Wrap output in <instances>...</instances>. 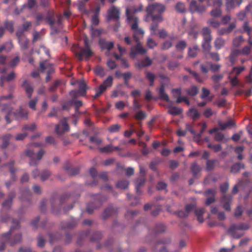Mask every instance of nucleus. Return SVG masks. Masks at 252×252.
Instances as JSON below:
<instances>
[{
    "instance_id": "bb28decb",
    "label": "nucleus",
    "mask_w": 252,
    "mask_h": 252,
    "mask_svg": "<svg viewBox=\"0 0 252 252\" xmlns=\"http://www.w3.org/2000/svg\"><path fill=\"white\" fill-rule=\"evenodd\" d=\"M159 97L168 102L169 101V98L168 95L165 93L164 92V86L163 85H161L159 90Z\"/></svg>"
},
{
    "instance_id": "774afa93",
    "label": "nucleus",
    "mask_w": 252,
    "mask_h": 252,
    "mask_svg": "<svg viewBox=\"0 0 252 252\" xmlns=\"http://www.w3.org/2000/svg\"><path fill=\"white\" fill-rule=\"evenodd\" d=\"M176 9L180 12H184L185 10L184 4L181 2L178 3L176 6Z\"/></svg>"
},
{
    "instance_id": "b1692460",
    "label": "nucleus",
    "mask_w": 252,
    "mask_h": 252,
    "mask_svg": "<svg viewBox=\"0 0 252 252\" xmlns=\"http://www.w3.org/2000/svg\"><path fill=\"white\" fill-rule=\"evenodd\" d=\"M15 197L14 193H10L9 195L8 199L2 203V207L3 208L8 209L10 208L13 198Z\"/></svg>"
},
{
    "instance_id": "423d86ee",
    "label": "nucleus",
    "mask_w": 252,
    "mask_h": 252,
    "mask_svg": "<svg viewBox=\"0 0 252 252\" xmlns=\"http://www.w3.org/2000/svg\"><path fill=\"white\" fill-rule=\"evenodd\" d=\"M249 228V225L247 223L233 224L227 230V233L234 239H239L243 235V231Z\"/></svg>"
},
{
    "instance_id": "a878e982",
    "label": "nucleus",
    "mask_w": 252,
    "mask_h": 252,
    "mask_svg": "<svg viewBox=\"0 0 252 252\" xmlns=\"http://www.w3.org/2000/svg\"><path fill=\"white\" fill-rule=\"evenodd\" d=\"M188 114L193 120L197 119L200 116V114L197 110L193 108L189 109Z\"/></svg>"
},
{
    "instance_id": "37998d69",
    "label": "nucleus",
    "mask_w": 252,
    "mask_h": 252,
    "mask_svg": "<svg viewBox=\"0 0 252 252\" xmlns=\"http://www.w3.org/2000/svg\"><path fill=\"white\" fill-rule=\"evenodd\" d=\"M12 137V135L10 134H7L4 135L2 139V145L3 148L6 147L9 144V140Z\"/></svg>"
},
{
    "instance_id": "2eb2a0df",
    "label": "nucleus",
    "mask_w": 252,
    "mask_h": 252,
    "mask_svg": "<svg viewBox=\"0 0 252 252\" xmlns=\"http://www.w3.org/2000/svg\"><path fill=\"white\" fill-rule=\"evenodd\" d=\"M117 212V209L112 205L106 208L101 214V217L104 220H106L115 216Z\"/></svg>"
},
{
    "instance_id": "1a4fd4ad",
    "label": "nucleus",
    "mask_w": 252,
    "mask_h": 252,
    "mask_svg": "<svg viewBox=\"0 0 252 252\" xmlns=\"http://www.w3.org/2000/svg\"><path fill=\"white\" fill-rule=\"evenodd\" d=\"M102 203L103 201L101 195H97L94 200L87 205L86 211L90 214H92L94 209L99 208Z\"/></svg>"
},
{
    "instance_id": "473e14b6",
    "label": "nucleus",
    "mask_w": 252,
    "mask_h": 252,
    "mask_svg": "<svg viewBox=\"0 0 252 252\" xmlns=\"http://www.w3.org/2000/svg\"><path fill=\"white\" fill-rule=\"evenodd\" d=\"M47 221H32L31 225L35 229L39 228L44 229Z\"/></svg>"
},
{
    "instance_id": "72a5a7b5",
    "label": "nucleus",
    "mask_w": 252,
    "mask_h": 252,
    "mask_svg": "<svg viewBox=\"0 0 252 252\" xmlns=\"http://www.w3.org/2000/svg\"><path fill=\"white\" fill-rule=\"evenodd\" d=\"M244 164L241 163H237L232 166L231 171L232 173H236L238 172L241 169H244Z\"/></svg>"
},
{
    "instance_id": "6e6552de",
    "label": "nucleus",
    "mask_w": 252,
    "mask_h": 252,
    "mask_svg": "<svg viewBox=\"0 0 252 252\" xmlns=\"http://www.w3.org/2000/svg\"><path fill=\"white\" fill-rule=\"evenodd\" d=\"M45 153L43 150H40L38 151L36 155V159L34 158V151L32 149H28L26 152V154L27 156L31 158L30 161V165H35L37 163V161L40 160Z\"/></svg>"
},
{
    "instance_id": "aec40b11",
    "label": "nucleus",
    "mask_w": 252,
    "mask_h": 252,
    "mask_svg": "<svg viewBox=\"0 0 252 252\" xmlns=\"http://www.w3.org/2000/svg\"><path fill=\"white\" fill-rule=\"evenodd\" d=\"M232 201V197L230 195H224L221 198V203L223 208L226 211L230 210V204Z\"/></svg>"
},
{
    "instance_id": "49530a36",
    "label": "nucleus",
    "mask_w": 252,
    "mask_h": 252,
    "mask_svg": "<svg viewBox=\"0 0 252 252\" xmlns=\"http://www.w3.org/2000/svg\"><path fill=\"white\" fill-rule=\"evenodd\" d=\"M244 147L243 146L237 147L235 149V153L238 155V158L240 160H242L243 158V156L242 155L243 151H244Z\"/></svg>"
},
{
    "instance_id": "864d4df0",
    "label": "nucleus",
    "mask_w": 252,
    "mask_h": 252,
    "mask_svg": "<svg viewBox=\"0 0 252 252\" xmlns=\"http://www.w3.org/2000/svg\"><path fill=\"white\" fill-rule=\"evenodd\" d=\"M158 45L157 43L151 38H148L147 42V46L151 49H153L154 47L157 46Z\"/></svg>"
},
{
    "instance_id": "4d7b16f0",
    "label": "nucleus",
    "mask_w": 252,
    "mask_h": 252,
    "mask_svg": "<svg viewBox=\"0 0 252 252\" xmlns=\"http://www.w3.org/2000/svg\"><path fill=\"white\" fill-rule=\"evenodd\" d=\"M121 128V126L118 124H115L110 126L108 130L111 133H115L118 132Z\"/></svg>"
},
{
    "instance_id": "58836bf2",
    "label": "nucleus",
    "mask_w": 252,
    "mask_h": 252,
    "mask_svg": "<svg viewBox=\"0 0 252 252\" xmlns=\"http://www.w3.org/2000/svg\"><path fill=\"white\" fill-rule=\"evenodd\" d=\"M99 150L101 153H109L113 151V146L112 145H108L104 147L99 148Z\"/></svg>"
},
{
    "instance_id": "e433bc0d",
    "label": "nucleus",
    "mask_w": 252,
    "mask_h": 252,
    "mask_svg": "<svg viewBox=\"0 0 252 252\" xmlns=\"http://www.w3.org/2000/svg\"><path fill=\"white\" fill-rule=\"evenodd\" d=\"M212 39H204L202 44V47L206 51H208L211 48V41Z\"/></svg>"
},
{
    "instance_id": "0eeeda50",
    "label": "nucleus",
    "mask_w": 252,
    "mask_h": 252,
    "mask_svg": "<svg viewBox=\"0 0 252 252\" xmlns=\"http://www.w3.org/2000/svg\"><path fill=\"white\" fill-rule=\"evenodd\" d=\"M85 48L78 47V49L75 51L76 56L80 61L88 60L92 56L93 52L90 50L87 39L84 40Z\"/></svg>"
},
{
    "instance_id": "f3484780",
    "label": "nucleus",
    "mask_w": 252,
    "mask_h": 252,
    "mask_svg": "<svg viewBox=\"0 0 252 252\" xmlns=\"http://www.w3.org/2000/svg\"><path fill=\"white\" fill-rule=\"evenodd\" d=\"M171 240L169 238L164 239L157 242L155 249L159 252H166V247L165 245L170 243Z\"/></svg>"
},
{
    "instance_id": "c9c22d12",
    "label": "nucleus",
    "mask_w": 252,
    "mask_h": 252,
    "mask_svg": "<svg viewBox=\"0 0 252 252\" xmlns=\"http://www.w3.org/2000/svg\"><path fill=\"white\" fill-rule=\"evenodd\" d=\"M168 112L172 115H178L182 112V110L177 107H170Z\"/></svg>"
},
{
    "instance_id": "052dcab7",
    "label": "nucleus",
    "mask_w": 252,
    "mask_h": 252,
    "mask_svg": "<svg viewBox=\"0 0 252 252\" xmlns=\"http://www.w3.org/2000/svg\"><path fill=\"white\" fill-rule=\"evenodd\" d=\"M208 64L210 66L211 70L214 72L219 70L220 68V65L219 64H213L211 63H208Z\"/></svg>"
},
{
    "instance_id": "393cba45",
    "label": "nucleus",
    "mask_w": 252,
    "mask_h": 252,
    "mask_svg": "<svg viewBox=\"0 0 252 252\" xmlns=\"http://www.w3.org/2000/svg\"><path fill=\"white\" fill-rule=\"evenodd\" d=\"M152 63V61L149 57H147L146 59L142 60L140 62L137 63V66L139 68H141L150 65Z\"/></svg>"
},
{
    "instance_id": "8fccbe9b",
    "label": "nucleus",
    "mask_w": 252,
    "mask_h": 252,
    "mask_svg": "<svg viewBox=\"0 0 252 252\" xmlns=\"http://www.w3.org/2000/svg\"><path fill=\"white\" fill-rule=\"evenodd\" d=\"M219 7L214 9L211 11L210 14L212 17H218L221 15V11Z\"/></svg>"
},
{
    "instance_id": "a19ab883",
    "label": "nucleus",
    "mask_w": 252,
    "mask_h": 252,
    "mask_svg": "<svg viewBox=\"0 0 252 252\" xmlns=\"http://www.w3.org/2000/svg\"><path fill=\"white\" fill-rule=\"evenodd\" d=\"M36 128V126L34 123H32L31 125H26L24 126L22 128L23 131L26 132L27 131H33Z\"/></svg>"
},
{
    "instance_id": "7c9ffc66",
    "label": "nucleus",
    "mask_w": 252,
    "mask_h": 252,
    "mask_svg": "<svg viewBox=\"0 0 252 252\" xmlns=\"http://www.w3.org/2000/svg\"><path fill=\"white\" fill-rule=\"evenodd\" d=\"M187 94L190 96H195L198 93V89L195 86H192L186 90Z\"/></svg>"
},
{
    "instance_id": "de8ad7c7",
    "label": "nucleus",
    "mask_w": 252,
    "mask_h": 252,
    "mask_svg": "<svg viewBox=\"0 0 252 252\" xmlns=\"http://www.w3.org/2000/svg\"><path fill=\"white\" fill-rule=\"evenodd\" d=\"M245 69V68L244 66L234 67L231 72V74L235 73V76L237 77Z\"/></svg>"
},
{
    "instance_id": "6e6d98bb",
    "label": "nucleus",
    "mask_w": 252,
    "mask_h": 252,
    "mask_svg": "<svg viewBox=\"0 0 252 252\" xmlns=\"http://www.w3.org/2000/svg\"><path fill=\"white\" fill-rule=\"evenodd\" d=\"M217 162V160H208L206 164L207 169L208 170H212L214 168L215 164Z\"/></svg>"
},
{
    "instance_id": "9d476101",
    "label": "nucleus",
    "mask_w": 252,
    "mask_h": 252,
    "mask_svg": "<svg viewBox=\"0 0 252 252\" xmlns=\"http://www.w3.org/2000/svg\"><path fill=\"white\" fill-rule=\"evenodd\" d=\"M112 77L110 76L108 77L107 79L104 81L103 84L100 85V86L97 89H96V93L94 96V98H96L99 96L108 87H110L112 85Z\"/></svg>"
},
{
    "instance_id": "338daca9",
    "label": "nucleus",
    "mask_w": 252,
    "mask_h": 252,
    "mask_svg": "<svg viewBox=\"0 0 252 252\" xmlns=\"http://www.w3.org/2000/svg\"><path fill=\"white\" fill-rule=\"evenodd\" d=\"M94 72L96 74L103 77L104 75V71L102 67L97 66L94 69Z\"/></svg>"
},
{
    "instance_id": "603ef678",
    "label": "nucleus",
    "mask_w": 252,
    "mask_h": 252,
    "mask_svg": "<svg viewBox=\"0 0 252 252\" xmlns=\"http://www.w3.org/2000/svg\"><path fill=\"white\" fill-rule=\"evenodd\" d=\"M207 23L211 26L215 28H218L220 25V23L219 21L214 19L209 20Z\"/></svg>"
},
{
    "instance_id": "a18cd8bd",
    "label": "nucleus",
    "mask_w": 252,
    "mask_h": 252,
    "mask_svg": "<svg viewBox=\"0 0 252 252\" xmlns=\"http://www.w3.org/2000/svg\"><path fill=\"white\" fill-rule=\"evenodd\" d=\"M191 170L194 176H196L200 171L201 168L196 163H193L191 166Z\"/></svg>"
},
{
    "instance_id": "680f3d73",
    "label": "nucleus",
    "mask_w": 252,
    "mask_h": 252,
    "mask_svg": "<svg viewBox=\"0 0 252 252\" xmlns=\"http://www.w3.org/2000/svg\"><path fill=\"white\" fill-rule=\"evenodd\" d=\"M210 94V92L208 89H207L205 88H202V94L200 95V98L202 99H205L207 96H209Z\"/></svg>"
},
{
    "instance_id": "79ce46f5",
    "label": "nucleus",
    "mask_w": 252,
    "mask_h": 252,
    "mask_svg": "<svg viewBox=\"0 0 252 252\" xmlns=\"http://www.w3.org/2000/svg\"><path fill=\"white\" fill-rule=\"evenodd\" d=\"M102 237V235L100 232H94L91 237L90 240L92 242H97L100 240Z\"/></svg>"
},
{
    "instance_id": "5701e85b",
    "label": "nucleus",
    "mask_w": 252,
    "mask_h": 252,
    "mask_svg": "<svg viewBox=\"0 0 252 252\" xmlns=\"http://www.w3.org/2000/svg\"><path fill=\"white\" fill-rule=\"evenodd\" d=\"M7 62V58L6 56L0 55V73H4L6 71V68L4 66L5 63Z\"/></svg>"
},
{
    "instance_id": "69168bd1",
    "label": "nucleus",
    "mask_w": 252,
    "mask_h": 252,
    "mask_svg": "<svg viewBox=\"0 0 252 252\" xmlns=\"http://www.w3.org/2000/svg\"><path fill=\"white\" fill-rule=\"evenodd\" d=\"M172 45L173 44L171 41H166L162 44L161 49L163 50H167L170 48Z\"/></svg>"
},
{
    "instance_id": "7ed1b4c3",
    "label": "nucleus",
    "mask_w": 252,
    "mask_h": 252,
    "mask_svg": "<svg viewBox=\"0 0 252 252\" xmlns=\"http://www.w3.org/2000/svg\"><path fill=\"white\" fill-rule=\"evenodd\" d=\"M165 10L164 6L159 3H154L149 4L146 8L147 15L145 18V21H149L151 18L153 22H161L163 20L161 13Z\"/></svg>"
},
{
    "instance_id": "412c9836",
    "label": "nucleus",
    "mask_w": 252,
    "mask_h": 252,
    "mask_svg": "<svg viewBox=\"0 0 252 252\" xmlns=\"http://www.w3.org/2000/svg\"><path fill=\"white\" fill-rule=\"evenodd\" d=\"M22 86L25 89L26 94L28 95V97L30 98L32 96L33 90L32 86L31 84L29 83L26 80L24 81Z\"/></svg>"
},
{
    "instance_id": "9b49d317",
    "label": "nucleus",
    "mask_w": 252,
    "mask_h": 252,
    "mask_svg": "<svg viewBox=\"0 0 252 252\" xmlns=\"http://www.w3.org/2000/svg\"><path fill=\"white\" fill-rule=\"evenodd\" d=\"M120 11L119 9L115 5H112L107 11V20L112 19L118 20L120 18Z\"/></svg>"
},
{
    "instance_id": "4c0bfd02",
    "label": "nucleus",
    "mask_w": 252,
    "mask_h": 252,
    "mask_svg": "<svg viewBox=\"0 0 252 252\" xmlns=\"http://www.w3.org/2000/svg\"><path fill=\"white\" fill-rule=\"evenodd\" d=\"M129 186V182L127 180H122L118 182L116 186L121 189H126Z\"/></svg>"
},
{
    "instance_id": "5fc2aeb1",
    "label": "nucleus",
    "mask_w": 252,
    "mask_h": 252,
    "mask_svg": "<svg viewBox=\"0 0 252 252\" xmlns=\"http://www.w3.org/2000/svg\"><path fill=\"white\" fill-rule=\"evenodd\" d=\"M187 46V44L185 41L181 40L179 41L176 45V48L177 50H184Z\"/></svg>"
},
{
    "instance_id": "f03ea898",
    "label": "nucleus",
    "mask_w": 252,
    "mask_h": 252,
    "mask_svg": "<svg viewBox=\"0 0 252 252\" xmlns=\"http://www.w3.org/2000/svg\"><path fill=\"white\" fill-rule=\"evenodd\" d=\"M20 226V221H13L9 231L2 234L1 239L2 245L0 247V251L5 249V243L13 246L21 241L22 235L19 232Z\"/></svg>"
},
{
    "instance_id": "f8f14e48",
    "label": "nucleus",
    "mask_w": 252,
    "mask_h": 252,
    "mask_svg": "<svg viewBox=\"0 0 252 252\" xmlns=\"http://www.w3.org/2000/svg\"><path fill=\"white\" fill-rule=\"evenodd\" d=\"M16 35L18 38V42L23 51L26 50L28 48L29 40L23 34V32L18 31L16 32Z\"/></svg>"
},
{
    "instance_id": "ddd939ff",
    "label": "nucleus",
    "mask_w": 252,
    "mask_h": 252,
    "mask_svg": "<svg viewBox=\"0 0 252 252\" xmlns=\"http://www.w3.org/2000/svg\"><path fill=\"white\" fill-rule=\"evenodd\" d=\"M69 130V127L66 123V120L62 121L55 127V132L58 135H61Z\"/></svg>"
},
{
    "instance_id": "cd10ccee",
    "label": "nucleus",
    "mask_w": 252,
    "mask_h": 252,
    "mask_svg": "<svg viewBox=\"0 0 252 252\" xmlns=\"http://www.w3.org/2000/svg\"><path fill=\"white\" fill-rule=\"evenodd\" d=\"M225 44L224 40L220 37L216 38L215 41V46L217 50L222 48Z\"/></svg>"
},
{
    "instance_id": "39448f33",
    "label": "nucleus",
    "mask_w": 252,
    "mask_h": 252,
    "mask_svg": "<svg viewBox=\"0 0 252 252\" xmlns=\"http://www.w3.org/2000/svg\"><path fill=\"white\" fill-rule=\"evenodd\" d=\"M2 111L7 113L5 117L7 123L11 122V119H17L24 117L27 118V111L24 110L22 107L20 108L18 111H14L9 105H3L2 106Z\"/></svg>"
},
{
    "instance_id": "f704fd0d",
    "label": "nucleus",
    "mask_w": 252,
    "mask_h": 252,
    "mask_svg": "<svg viewBox=\"0 0 252 252\" xmlns=\"http://www.w3.org/2000/svg\"><path fill=\"white\" fill-rule=\"evenodd\" d=\"M145 179L144 177L140 176L136 181H135V186L136 191L138 192L139 191V188L143 186L145 183Z\"/></svg>"
},
{
    "instance_id": "f257e3e1",
    "label": "nucleus",
    "mask_w": 252,
    "mask_h": 252,
    "mask_svg": "<svg viewBox=\"0 0 252 252\" xmlns=\"http://www.w3.org/2000/svg\"><path fill=\"white\" fill-rule=\"evenodd\" d=\"M138 12L137 9H131L127 7L126 14V16L127 23L130 25L131 30L133 32V38L136 45L131 47L130 56L134 58L137 55H143L147 52V50L144 48L139 40L142 37L144 34V31L138 28V20L135 16V13Z\"/></svg>"
},
{
    "instance_id": "ea45409f",
    "label": "nucleus",
    "mask_w": 252,
    "mask_h": 252,
    "mask_svg": "<svg viewBox=\"0 0 252 252\" xmlns=\"http://www.w3.org/2000/svg\"><path fill=\"white\" fill-rule=\"evenodd\" d=\"M100 44L102 48L107 49L109 51L113 48L114 46V43L112 42H107L104 41H101Z\"/></svg>"
},
{
    "instance_id": "2f4dec72",
    "label": "nucleus",
    "mask_w": 252,
    "mask_h": 252,
    "mask_svg": "<svg viewBox=\"0 0 252 252\" xmlns=\"http://www.w3.org/2000/svg\"><path fill=\"white\" fill-rule=\"evenodd\" d=\"M165 230V227L161 223L157 224L153 231V234L156 235L158 233L163 232Z\"/></svg>"
},
{
    "instance_id": "3c124183",
    "label": "nucleus",
    "mask_w": 252,
    "mask_h": 252,
    "mask_svg": "<svg viewBox=\"0 0 252 252\" xmlns=\"http://www.w3.org/2000/svg\"><path fill=\"white\" fill-rule=\"evenodd\" d=\"M146 77L148 80L150 81V85L153 86V83L155 79V75L152 72H147L146 73Z\"/></svg>"
},
{
    "instance_id": "c756f323",
    "label": "nucleus",
    "mask_w": 252,
    "mask_h": 252,
    "mask_svg": "<svg viewBox=\"0 0 252 252\" xmlns=\"http://www.w3.org/2000/svg\"><path fill=\"white\" fill-rule=\"evenodd\" d=\"M211 31L208 27H204L202 29L201 33L204 39H212L211 35Z\"/></svg>"
},
{
    "instance_id": "13d9d810",
    "label": "nucleus",
    "mask_w": 252,
    "mask_h": 252,
    "mask_svg": "<svg viewBox=\"0 0 252 252\" xmlns=\"http://www.w3.org/2000/svg\"><path fill=\"white\" fill-rule=\"evenodd\" d=\"M244 30L247 32L248 34L250 36L252 32V27H250L248 22H245L243 25Z\"/></svg>"
},
{
    "instance_id": "6ab92c4d",
    "label": "nucleus",
    "mask_w": 252,
    "mask_h": 252,
    "mask_svg": "<svg viewBox=\"0 0 252 252\" xmlns=\"http://www.w3.org/2000/svg\"><path fill=\"white\" fill-rule=\"evenodd\" d=\"M215 193V190L213 189H208L205 192V194L207 197L206 202V204L207 205H208L215 201V199L214 198V195Z\"/></svg>"
},
{
    "instance_id": "0e129e2a",
    "label": "nucleus",
    "mask_w": 252,
    "mask_h": 252,
    "mask_svg": "<svg viewBox=\"0 0 252 252\" xmlns=\"http://www.w3.org/2000/svg\"><path fill=\"white\" fill-rule=\"evenodd\" d=\"M197 4L195 0L192 1L189 4V10L191 13L196 12Z\"/></svg>"
},
{
    "instance_id": "bf43d9fd",
    "label": "nucleus",
    "mask_w": 252,
    "mask_h": 252,
    "mask_svg": "<svg viewBox=\"0 0 252 252\" xmlns=\"http://www.w3.org/2000/svg\"><path fill=\"white\" fill-rule=\"evenodd\" d=\"M158 25L157 24L153 23L151 25L150 27L151 34L152 35H156L158 33Z\"/></svg>"
},
{
    "instance_id": "20e7f679",
    "label": "nucleus",
    "mask_w": 252,
    "mask_h": 252,
    "mask_svg": "<svg viewBox=\"0 0 252 252\" xmlns=\"http://www.w3.org/2000/svg\"><path fill=\"white\" fill-rule=\"evenodd\" d=\"M50 204L51 208V213L54 215H59L62 214L61 207L63 205V199L62 198H58L54 197L51 198L49 201L45 199H42L40 202V208L42 211L44 212L47 209V205Z\"/></svg>"
},
{
    "instance_id": "c03bdc74",
    "label": "nucleus",
    "mask_w": 252,
    "mask_h": 252,
    "mask_svg": "<svg viewBox=\"0 0 252 252\" xmlns=\"http://www.w3.org/2000/svg\"><path fill=\"white\" fill-rule=\"evenodd\" d=\"M198 48L197 46H193L192 48H189L188 54L190 57L193 58L195 57L197 53Z\"/></svg>"
},
{
    "instance_id": "a211bd4d",
    "label": "nucleus",
    "mask_w": 252,
    "mask_h": 252,
    "mask_svg": "<svg viewBox=\"0 0 252 252\" xmlns=\"http://www.w3.org/2000/svg\"><path fill=\"white\" fill-rule=\"evenodd\" d=\"M56 18L57 20L53 19L52 18H50L48 19V23L50 25L51 28L55 32H57L56 26H60L61 25L63 16L57 15Z\"/></svg>"
},
{
    "instance_id": "dca6fc26",
    "label": "nucleus",
    "mask_w": 252,
    "mask_h": 252,
    "mask_svg": "<svg viewBox=\"0 0 252 252\" xmlns=\"http://www.w3.org/2000/svg\"><path fill=\"white\" fill-rule=\"evenodd\" d=\"M40 67L42 71L47 72L48 75L46 79L47 81H49L50 79L49 74L51 73L54 71L52 64H50L47 61H45L40 63Z\"/></svg>"
},
{
    "instance_id": "c85d7f7f",
    "label": "nucleus",
    "mask_w": 252,
    "mask_h": 252,
    "mask_svg": "<svg viewBox=\"0 0 252 252\" xmlns=\"http://www.w3.org/2000/svg\"><path fill=\"white\" fill-rule=\"evenodd\" d=\"M214 139L217 141L226 142L229 138L228 137H225L222 133L218 132L215 134Z\"/></svg>"
},
{
    "instance_id": "4468645a",
    "label": "nucleus",
    "mask_w": 252,
    "mask_h": 252,
    "mask_svg": "<svg viewBox=\"0 0 252 252\" xmlns=\"http://www.w3.org/2000/svg\"><path fill=\"white\" fill-rule=\"evenodd\" d=\"M86 85L84 82L81 81L79 84L78 91H72L70 92L71 96L74 98L77 97L79 96H84L86 94Z\"/></svg>"
},
{
    "instance_id": "09e8293b",
    "label": "nucleus",
    "mask_w": 252,
    "mask_h": 252,
    "mask_svg": "<svg viewBox=\"0 0 252 252\" xmlns=\"http://www.w3.org/2000/svg\"><path fill=\"white\" fill-rule=\"evenodd\" d=\"M244 40L242 36H240L238 37L235 38L233 41V44L235 47H238L243 42Z\"/></svg>"
},
{
    "instance_id": "e2e57ef3",
    "label": "nucleus",
    "mask_w": 252,
    "mask_h": 252,
    "mask_svg": "<svg viewBox=\"0 0 252 252\" xmlns=\"http://www.w3.org/2000/svg\"><path fill=\"white\" fill-rule=\"evenodd\" d=\"M138 214V212L134 211H128L126 214V217L127 219H133L134 216L137 215Z\"/></svg>"
},
{
    "instance_id": "4be33fe9",
    "label": "nucleus",
    "mask_w": 252,
    "mask_h": 252,
    "mask_svg": "<svg viewBox=\"0 0 252 252\" xmlns=\"http://www.w3.org/2000/svg\"><path fill=\"white\" fill-rule=\"evenodd\" d=\"M218 125L220 126V129L221 130H224L227 128H231L235 126L234 122L231 120H228L225 123H223L219 121Z\"/></svg>"
}]
</instances>
